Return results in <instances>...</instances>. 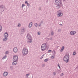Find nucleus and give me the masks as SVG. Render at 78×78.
Wrapping results in <instances>:
<instances>
[{"label":"nucleus","instance_id":"nucleus-1","mask_svg":"<svg viewBox=\"0 0 78 78\" xmlns=\"http://www.w3.org/2000/svg\"><path fill=\"white\" fill-rule=\"evenodd\" d=\"M55 5H57V9H59L62 6V4L61 2V0H55Z\"/></svg>","mask_w":78,"mask_h":78},{"label":"nucleus","instance_id":"nucleus-2","mask_svg":"<svg viewBox=\"0 0 78 78\" xmlns=\"http://www.w3.org/2000/svg\"><path fill=\"white\" fill-rule=\"evenodd\" d=\"M28 53V49L25 48H23L22 50L23 55L25 56L27 55Z\"/></svg>","mask_w":78,"mask_h":78},{"label":"nucleus","instance_id":"nucleus-3","mask_svg":"<svg viewBox=\"0 0 78 78\" xmlns=\"http://www.w3.org/2000/svg\"><path fill=\"white\" fill-rule=\"evenodd\" d=\"M27 42L31 43L32 42V38L31 36L29 34H28L27 36Z\"/></svg>","mask_w":78,"mask_h":78},{"label":"nucleus","instance_id":"nucleus-4","mask_svg":"<svg viewBox=\"0 0 78 78\" xmlns=\"http://www.w3.org/2000/svg\"><path fill=\"white\" fill-rule=\"evenodd\" d=\"M41 51H44L47 50V45L45 44H43L41 47Z\"/></svg>","mask_w":78,"mask_h":78},{"label":"nucleus","instance_id":"nucleus-5","mask_svg":"<svg viewBox=\"0 0 78 78\" xmlns=\"http://www.w3.org/2000/svg\"><path fill=\"white\" fill-rule=\"evenodd\" d=\"M69 55H65L63 58V60L65 62H66L67 63L69 62Z\"/></svg>","mask_w":78,"mask_h":78},{"label":"nucleus","instance_id":"nucleus-6","mask_svg":"<svg viewBox=\"0 0 78 78\" xmlns=\"http://www.w3.org/2000/svg\"><path fill=\"white\" fill-rule=\"evenodd\" d=\"M57 14L58 17H61L62 16V15H63V14L62 13H61V11L60 10L57 11Z\"/></svg>","mask_w":78,"mask_h":78},{"label":"nucleus","instance_id":"nucleus-7","mask_svg":"<svg viewBox=\"0 0 78 78\" xmlns=\"http://www.w3.org/2000/svg\"><path fill=\"white\" fill-rule=\"evenodd\" d=\"M13 61H18V56L17 55L14 56L13 58Z\"/></svg>","mask_w":78,"mask_h":78},{"label":"nucleus","instance_id":"nucleus-8","mask_svg":"<svg viewBox=\"0 0 78 78\" xmlns=\"http://www.w3.org/2000/svg\"><path fill=\"white\" fill-rule=\"evenodd\" d=\"M70 34L71 35H74L76 34V32L74 31H71L70 33Z\"/></svg>","mask_w":78,"mask_h":78},{"label":"nucleus","instance_id":"nucleus-9","mask_svg":"<svg viewBox=\"0 0 78 78\" xmlns=\"http://www.w3.org/2000/svg\"><path fill=\"white\" fill-rule=\"evenodd\" d=\"M13 51L14 53H17V48H15L13 49Z\"/></svg>","mask_w":78,"mask_h":78},{"label":"nucleus","instance_id":"nucleus-10","mask_svg":"<svg viewBox=\"0 0 78 78\" xmlns=\"http://www.w3.org/2000/svg\"><path fill=\"white\" fill-rule=\"evenodd\" d=\"M8 73L6 72H5L3 73V76H6L8 75Z\"/></svg>","mask_w":78,"mask_h":78},{"label":"nucleus","instance_id":"nucleus-11","mask_svg":"<svg viewBox=\"0 0 78 78\" xmlns=\"http://www.w3.org/2000/svg\"><path fill=\"white\" fill-rule=\"evenodd\" d=\"M4 36L5 37H7L8 36V34L6 32L4 34Z\"/></svg>","mask_w":78,"mask_h":78},{"label":"nucleus","instance_id":"nucleus-12","mask_svg":"<svg viewBox=\"0 0 78 78\" xmlns=\"http://www.w3.org/2000/svg\"><path fill=\"white\" fill-rule=\"evenodd\" d=\"M17 64V61H13V62L12 63V65H16Z\"/></svg>","mask_w":78,"mask_h":78},{"label":"nucleus","instance_id":"nucleus-13","mask_svg":"<svg viewBox=\"0 0 78 78\" xmlns=\"http://www.w3.org/2000/svg\"><path fill=\"white\" fill-rule=\"evenodd\" d=\"M31 27H32V23H30L29 25V28H31Z\"/></svg>","mask_w":78,"mask_h":78},{"label":"nucleus","instance_id":"nucleus-14","mask_svg":"<svg viewBox=\"0 0 78 78\" xmlns=\"http://www.w3.org/2000/svg\"><path fill=\"white\" fill-rule=\"evenodd\" d=\"M64 46H63L62 47L61 50H60V51L61 52L62 51L64 50Z\"/></svg>","mask_w":78,"mask_h":78},{"label":"nucleus","instance_id":"nucleus-15","mask_svg":"<svg viewBox=\"0 0 78 78\" xmlns=\"http://www.w3.org/2000/svg\"><path fill=\"white\" fill-rule=\"evenodd\" d=\"M2 26H0V32L2 31Z\"/></svg>","mask_w":78,"mask_h":78},{"label":"nucleus","instance_id":"nucleus-16","mask_svg":"<svg viewBox=\"0 0 78 78\" xmlns=\"http://www.w3.org/2000/svg\"><path fill=\"white\" fill-rule=\"evenodd\" d=\"M52 53L53 54V55H55V54H56V52H55V51H52Z\"/></svg>","mask_w":78,"mask_h":78},{"label":"nucleus","instance_id":"nucleus-17","mask_svg":"<svg viewBox=\"0 0 78 78\" xmlns=\"http://www.w3.org/2000/svg\"><path fill=\"white\" fill-rule=\"evenodd\" d=\"M7 40V38H4L3 40L4 41H6Z\"/></svg>","mask_w":78,"mask_h":78},{"label":"nucleus","instance_id":"nucleus-18","mask_svg":"<svg viewBox=\"0 0 78 78\" xmlns=\"http://www.w3.org/2000/svg\"><path fill=\"white\" fill-rule=\"evenodd\" d=\"M73 55H76V52L75 51H74L73 53Z\"/></svg>","mask_w":78,"mask_h":78},{"label":"nucleus","instance_id":"nucleus-19","mask_svg":"<svg viewBox=\"0 0 78 78\" xmlns=\"http://www.w3.org/2000/svg\"><path fill=\"white\" fill-rule=\"evenodd\" d=\"M55 58V56H51V58L52 59H54Z\"/></svg>","mask_w":78,"mask_h":78},{"label":"nucleus","instance_id":"nucleus-20","mask_svg":"<svg viewBox=\"0 0 78 78\" xmlns=\"http://www.w3.org/2000/svg\"><path fill=\"white\" fill-rule=\"evenodd\" d=\"M48 59H45L44 60V62H47V61H48Z\"/></svg>","mask_w":78,"mask_h":78},{"label":"nucleus","instance_id":"nucleus-21","mask_svg":"<svg viewBox=\"0 0 78 78\" xmlns=\"http://www.w3.org/2000/svg\"><path fill=\"white\" fill-rule=\"evenodd\" d=\"M48 53H51V50H49L48 51Z\"/></svg>","mask_w":78,"mask_h":78},{"label":"nucleus","instance_id":"nucleus-22","mask_svg":"<svg viewBox=\"0 0 78 78\" xmlns=\"http://www.w3.org/2000/svg\"><path fill=\"white\" fill-rule=\"evenodd\" d=\"M58 66L59 68L60 69H61V67H60V66H59V64H58Z\"/></svg>","mask_w":78,"mask_h":78},{"label":"nucleus","instance_id":"nucleus-23","mask_svg":"<svg viewBox=\"0 0 78 78\" xmlns=\"http://www.w3.org/2000/svg\"><path fill=\"white\" fill-rule=\"evenodd\" d=\"M37 23H36L35 24V27H37Z\"/></svg>","mask_w":78,"mask_h":78},{"label":"nucleus","instance_id":"nucleus-24","mask_svg":"<svg viewBox=\"0 0 78 78\" xmlns=\"http://www.w3.org/2000/svg\"><path fill=\"white\" fill-rule=\"evenodd\" d=\"M44 55H43L41 58H40V59H42V58H43V57H44Z\"/></svg>","mask_w":78,"mask_h":78},{"label":"nucleus","instance_id":"nucleus-25","mask_svg":"<svg viewBox=\"0 0 78 78\" xmlns=\"http://www.w3.org/2000/svg\"><path fill=\"white\" fill-rule=\"evenodd\" d=\"M22 32H25V30L24 29H23L21 30Z\"/></svg>","mask_w":78,"mask_h":78},{"label":"nucleus","instance_id":"nucleus-26","mask_svg":"<svg viewBox=\"0 0 78 78\" xmlns=\"http://www.w3.org/2000/svg\"><path fill=\"white\" fill-rule=\"evenodd\" d=\"M25 5H24V4H23L22 6V8H23V6H25Z\"/></svg>","mask_w":78,"mask_h":78},{"label":"nucleus","instance_id":"nucleus-27","mask_svg":"<svg viewBox=\"0 0 78 78\" xmlns=\"http://www.w3.org/2000/svg\"><path fill=\"white\" fill-rule=\"evenodd\" d=\"M63 75H64V74L63 73H62L61 74V76H63Z\"/></svg>","mask_w":78,"mask_h":78},{"label":"nucleus","instance_id":"nucleus-28","mask_svg":"<svg viewBox=\"0 0 78 78\" xmlns=\"http://www.w3.org/2000/svg\"><path fill=\"white\" fill-rule=\"evenodd\" d=\"M40 34H41V32H38V35H40Z\"/></svg>","mask_w":78,"mask_h":78},{"label":"nucleus","instance_id":"nucleus-29","mask_svg":"<svg viewBox=\"0 0 78 78\" xmlns=\"http://www.w3.org/2000/svg\"><path fill=\"white\" fill-rule=\"evenodd\" d=\"M28 76H29V74H27L26 75V76H27V77H28Z\"/></svg>","mask_w":78,"mask_h":78},{"label":"nucleus","instance_id":"nucleus-30","mask_svg":"<svg viewBox=\"0 0 78 78\" xmlns=\"http://www.w3.org/2000/svg\"><path fill=\"white\" fill-rule=\"evenodd\" d=\"M18 27H20V24H18Z\"/></svg>","mask_w":78,"mask_h":78},{"label":"nucleus","instance_id":"nucleus-31","mask_svg":"<svg viewBox=\"0 0 78 78\" xmlns=\"http://www.w3.org/2000/svg\"><path fill=\"white\" fill-rule=\"evenodd\" d=\"M6 58V56H5V57H3V58H2V59H5V58Z\"/></svg>","mask_w":78,"mask_h":78},{"label":"nucleus","instance_id":"nucleus-32","mask_svg":"<svg viewBox=\"0 0 78 78\" xmlns=\"http://www.w3.org/2000/svg\"><path fill=\"white\" fill-rule=\"evenodd\" d=\"M8 51H7L6 52V54H8Z\"/></svg>","mask_w":78,"mask_h":78},{"label":"nucleus","instance_id":"nucleus-33","mask_svg":"<svg viewBox=\"0 0 78 78\" xmlns=\"http://www.w3.org/2000/svg\"><path fill=\"white\" fill-rule=\"evenodd\" d=\"M27 5L28 6H30V4H28V3H27Z\"/></svg>","mask_w":78,"mask_h":78},{"label":"nucleus","instance_id":"nucleus-34","mask_svg":"<svg viewBox=\"0 0 78 78\" xmlns=\"http://www.w3.org/2000/svg\"><path fill=\"white\" fill-rule=\"evenodd\" d=\"M53 74H54V75H55V74H56V73H55V72H54L53 73Z\"/></svg>","mask_w":78,"mask_h":78},{"label":"nucleus","instance_id":"nucleus-35","mask_svg":"<svg viewBox=\"0 0 78 78\" xmlns=\"http://www.w3.org/2000/svg\"><path fill=\"white\" fill-rule=\"evenodd\" d=\"M25 3H27V1H26L25 2Z\"/></svg>","mask_w":78,"mask_h":78},{"label":"nucleus","instance_id":"nucleus-36","mask_svg":"<svg viewBox=\"0 0 78 78\" xmlns=\"http://www.w3.org/2000/svg\"><path fill=\"white\" fill-rule=\"evenodd\" d=\"M51 34H53V32H52L51 33Z\"/></svg>","mask_w":78,"mask_h":78},{"label":"nucleus","instance_id":"nucleus-37","mask_svg":"<svg viewBox=\"0 0 78 78\" xmlns=\"http://www.w3.org/2000/svg\"><path fill=\"white\" fill-rule=\"evenodd\" d=\"M39 27L41 26V25H39Z\"/></svg>","mask_w":78,"mask_h":78}]
</instances>
